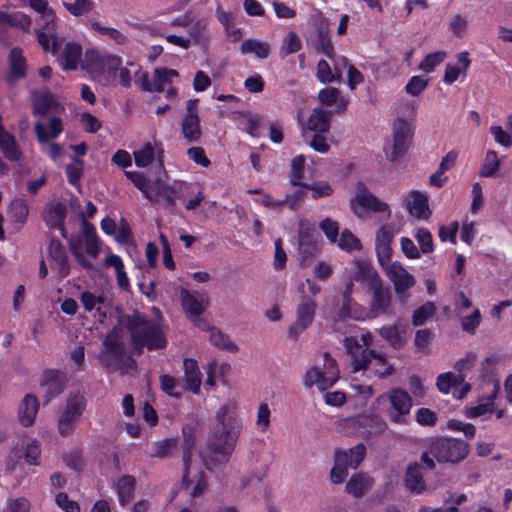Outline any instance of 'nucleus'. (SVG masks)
I'll use <instances>...</instances> for the list:
<instances>
[{"instance_id": "a878e982", "label": "nucleus", "mask_w": 512, "mask_h": 512, "mask_svg": "<svg viewBox=\"0 0 512 512\" xmlns=\"http://www.w3.org/2000/svg\"><path fill=\"white\" fill-rule=\"evenodd\" d=\"M374 480L367 473H354L347 481L345 491L354 498H362L372 489Z\"/></svg>"}, {"instance_id": "72a5a7b5", "label": "nucleus", "mask_w": 512, "mask_h": 512, "mask_svg": "<svg viewBox=\"0 0 512 512\" xmlns=\"http://www.w3.org/2000/svg\"><path fill=\"white\" fill-rule=\"evenodd\" d=\"M242 54H255L259 59H266L271 51L269 43L258 39H246L240 46Z\"/></svg>"}, {"instance_id": "a18cd8bd", "label": "nucleus", "mask_w": 512, "mask_h": 512, "mask_svg": "<svg viewBox=\"0 0 512 512\" xmlns=\"http://www.w3.org/2000/svg\"><path fill=\"white\" fill-rule=\"evenodd\" d=\"M209 341L212 345L235 352L238 350L237 345L230 339V337L218 329L211 330L209 334Z\"/></svg>"}, {"instance_id": "49530a36", "label": "nucleus", "mask_w": 512, "mask_h": 512, "mask_svg": "<svg viewBox=\"0 0 512 512\" xmlns=\"http://www.w3.org/2000/svg\"><path fill=\"white\" fill-rule=\"evenodd\" d=\"M175 77H178V72L174 69L156 68L154 71L155 91H163Z\"/></svg>"}, {"instance_id": "bf43d9fd", "label": "nucleus", "mask_w": 512, "mask_h": 512, "mask_svg": "<svg viewBox=\"0 0 512 512\" xmlns=\"http://www.w3.org/2000/svg\"><path fill=\"white\" fill-rule=\"evenodd\" d=\"M160 387L162 391L171 397H181L180 385L177 383L176 379L170 375L165 374L160 377Z\"/></svg>"}, {"instance_id": "3c124183", "label": "nucleus", "mask_w": 512, "mask_h": 512, "mask_svg": "<svg viewBox=\"0 0 512 512\" xmlns=\"http://www.w3.org/2000/svg\"><path fill=\"white\" fill-rule=\"evenodd\" d=\"M83 160L73 157V163H69L65 167L68 182L74 186L79 185V180L83 174Z\"/></svg>"}, {"instance_id": "b1692460", "label": "nucleus", "mask_w": 512, "mask_h": 512, "mask_svg": "<svg viewBox=\"0 0 512 512\" xmlns=\"http://www.w3.org/2000/svg\"><path fill=\"white\" fill-rule=\"evenodd\" d=\"M43 18L45 19V24L36 32L38 42L45 51L51 50L53 54H56L59 50L60 42L55 35L54 15L48 13Z\"/></svg>"}, {"instance_id": "603ef678", "label": "nucleus", "mask_w": 512, "mask_h": 512, "mask_svg": "<svg viewBox=\"0 0 512 512\" xmlns=\"http://www.w3.org/2000/svg\"><path fill=\"white\" fill-rule=\"evenodd\" d=\"M446 56L447 54L444 51L430 53L421 61L419 69L426 73L433 72L435 67L445 60Z\"/></svg>"}, {"instance_id": "39448f33", "label": "nucleus", "mask_w": 512, "mask_h": 512, "mask_svg": "<svg viewBox=\"0 0 512 512\" xmlns=\"http://www.w3.org/2000/svg\"><path fill=\"white\" fill-rule=\"evenodd\" d=\"M130 182L151 202H158L163 199L169 207L175 205L183 186L181 181H174L171 185L162 182L160 179L152 181L144 174L137 172H130Z\"/></svg>"}, {"instance_id": "ea45409f", "label": "nucleus", "mask_w": 512, "mask_h": 512, "mask_svg": "<svg viewBox=\"0 0 512 512\" xmlns=\"http://www.w3.org/2000/svg\"><path fill=\"white\" fill-rule=\"evenodd\" d=\"M463 383V374H454L452 372H446L438 375L436 380V386L438 390L443 394H448L452 388Z\"/></svg>"}, {"instance_id": "4c0bfd02", "label": "nucleus", "mask_w": 512, "mask_h": 512, "mask_svg": "<svg viewBox=\"0 0 512 512\" xmlns=\"http://www.w3.org/2000/svg\"><path fill=\"white\" fill-rule=\"evenodd\" d=\"M501 165L498 154L494 150H488L479 170L480 177H494Z\"/></svg>"}, {"instance_id": "2f4dec72", "label": "nucleus", "mask_w": 512, "mask_h": 512, "mask_svg": "<svg viewBox=\"0 0 512 512\" xmlns=\"http://www.w3.org/2000/svg\"><path fill=\"white\" fill-rule=\"evenodd\" d=\"M366 455V447L363 444H358L350 449L335 451L334 456L341 458L343 464L348 468L356 469L364 460Z\"/></svg>"}, {"instance_id": "37998d69", "label": "nucleus", "mask_w": 512, "mask_h": 512, "mask_svg": "<svg viewBox=\"0 0 512 512\" xmlns=\"http://www.w3.org/2000/svg\"><path fill=\"white\" fill-rule=\"evenodd\" d=\"M436 313V306L433 302L428 301L417 308L412 315V324L414 326L424 325Z\"/></svg>"}, {"instance_id": "e433bc0d", "label": "nucleus", "mask_w": 512, "mask_h": 512, "mask_svg": "<svg viewBox=\"0 0 512 512\" xmlns=\"http://www.w3.org/2000/svg\"><path fill=\"white\" fill-rule=\"evenodd\" d=\"M67 214L66 205L61 202L52 204L45 215L46 224L50 228L62 227Z\"/></svg>"}, {"instance_id": "5701e85b", "label": "nucleus", "mask_w": 512, "mask_h": 512, "mask_svg": "<svg viewBox=\"0 0 512 512\" xmlns=\"http://www.w3.org/2000/svg\"><path fill=\"white\" fill-rule=\"evenodd\" d=\"M32 96V112L36 116L45 117L49 111L59 113L63 110V107L49 90L42 92L34 90Z\"/></svg>"}, {"instance_id": "dca6fc26", "label": "nucleus", "mask_w": 512, "mask_h": 512, "mask_svg": "<svg viewBox=\"0 0 512 512\" xmlns=\"http://www.w3.org/2000/svg\"><path fill=\"white\" fill-rule=\"evenodd\" d=\"M85 246L86 253L92 258H97L100 253L99 238L96 235L93 224L85 220L83 217V225L79 234V240L69 239V248L75 256V252H83L82 247Z\"/></svg>"}, {"instance_id": "4468645a", "label": "nucleus", "mask_w": 512, "mask_h": 512, "mask_svg": "<svg viewBox=\"0 0 512 512\" xmlns=\"http://www.w3.org/2000/svg\"><path fill=\"white\" fill-rule=\"evenodd\" d=\"M86 403L83 395L79 393L70 394L64 411L58 420L59 433L62 436L69 435L85 409Z\"/></svg>"}, {"instance_id": "a19ab883", "label": "nucleus", "mask_w": 512, "mask_h": 512, "mask_svg": "<svg viewBox=\"0 0 512 512\" xmlns=\"http://www.w3.org/2000/svg\"><path fill=\"white\" fill-rule=\"evenodd\" d=\"M82 54V47L75 43H66L64 48V64L66 70H74L78 66Z\"/></svg>"}, {"instance_id": "c03bdc74", "label": "nucleus", "mask_w": 512, "mask_h": 512, "mask_svg": "<svg viewBox=\"0 0 512 512\" xmlns=\"http://www.w3.org/2000/svg\"><path fill=\"white\" fill-rule=\"evenodd\" d=\"M104 265L106 267H114L117 273L118 284L122 288L128 289V278L124 271V264L122 259L117 255L111 254L105 258Z\"/></svg>"}, {"instance_id": "7ed1b4c3", "label": "nucleus", "mask_w": 512, "mask_h": 512, "mask_svg": "<svg viewBox=\"0 0 512 512\" xmlns=\"http://www.w3.org/2000/svg\"><path fill=\"white\" fill-rule=\"evenodd\" d=\"M344 347L351 358V367L353 373H363L368 377L374 376L384 379L392 375L395 371L394 366L387 361L384 353L376 352L372 349H362L359 341L355 337H345Z\"/></svg>"}, {"instance_id": "774afa93", "label": "nucleus", "mask_w": 512, "mask_h": 512, "mask_svg": "<svg viewBox=\"0 0 512 512\" xmlns=\"http://www.w3.org/2000/svg\"><path fill=\"white\" fill-rule=\"evenodd\" d=\"M56 504L65 512H79L80 506L76 501L70 500L65 492H59L55 496Z\"/></svg>"}, {"instance_id": "6e6552de", "label": "nucleus", "mask_w": 512, "mask_h": 512, "mask_svg": "<svg viewBox=\"0 0 512 512\" xmlns=\"http://www.w3.org/2000/svg\"><path fill=\"white\" fill-rule=\"evenodd\" d=\"M339 379V370L336 361L328 352L323 353V363H316L309 368L303 376V384L306 388L316 387L319 391H325L333 386Z\"/></svg>"}, {"instance_id": "aec40b11", "label": "nucleus", "mask_w": 512, "mask_h": 512, "mask_svg": "<svg viewBox=\"0 0 512 512\" xmlns=\"http://www.w3.org/2000/svg\"><path fill=\"white\" fill-rule=\"evenodd\" d=\"M394 234L395 232L392 225L388 224L381 226L376 232L375 250L378 263L381 267L391 262V243Z\"/></svg>"}, {"instance_id": "052dcab7", "label": "nucleus", "mask_w": 512, "mask_h": 512, "mask_svg": "<svg viewBox=\"0 0 512 512\" xmlns=\"http://www.w3.org/2000/svg\"><path fill=\"white\" fill-rule=\"evenodd\" d=\"M411 139L393 136L392 151L387 152V157L390 161H396L399 157L403 156L408 149Z\"/></svg>"}, {"instance_id": "8fccbe9b", "label": "nucleus", "mask_w": 512, "mask_h": 512, "mask_svg": "<svg viewBox=\"0 0 512 512\" xmlns=\"http://www.w3.org/2000/svg\"><path fill=\"white\" fill-rule=\"evenodd\" d=\"M29 214L28 205L23 199H14L9 206V215L16 221L23 224Z\"/></svg>"}, {"instance_id": "58836bf2", "label": "nucleus", "mask_w": 512, "mask_h": 512, "mask_svg": "<svg viewBox=\"0 0 512 512\" xmlns=\"http://www.w3.org/2000/svg\"><path fill=\"white\" fill-rule=\"evenodd\" d=\"M379 333L395 349L405 344V338L401 335L398 324L383 326L379 329Z\"/></svg>"}, {"instance_id": "ddd939ff", "label": "nucleus", "mask_w": 512, "mask_h": 512, "mask_svg": "<svg viewBox=\"0 0 512 512\" xmlns=\"http://www.w3.org/2000/svg\"><path fill=\"white\" fill-rule=\"evenodd\" d=\"M320 240L316 230L309 223L300 222L298 254L301 265L306 266L311 263L314 257L320 252Z\"/></svg>"}, {"instance_id": "20e7f679", "label": "nucleus", "mask_w": 512, "mask_h": 512, "mask_svg": "<svg viewBox=\"0 0 512 512\" xmlns=\"http://www.w3.org/2000/svg\"><path fill=\"white\" fill-rule=\"evenodd\" d=\"M166 344L164 330L159 323L148 321L136 312L130 317V346L133 350L141 353L144 347L155 350L164 348Z\"/></svg>"}, {"instance_id": "bb28decb", "label": "nucleus", "mask_w": 512, "mask_h": 512, "mask_svg": "<svg viewBox=\"0 0 512 512\" xmlns=\"http://www.w3.org/2000/svg\"><path fill=\"white\" fill-rule=\"evenodd\" d=\"M183 382L184 389L198 394L202 384V373L194 359L185 358L183 361Z\"/></svg>"}, {"instance_id": "5fc2aeb1", "label": "nucleus", "mask_w": 512, "mask_h": 512, "mask_svg": "<svg viewBox=\"0 0 512 512\" xmlns=\"http://www.w3.org/2000/svg\"><path fill=\"white\" fill-rule=\"evenodd\" d=\"M317 49L323 52L329 59H334V47L329 37L328 28L319 29Z\"/></svg>"}, {"instance_id": "f03ea898", "label": "nucleus", "mask_w": 512, "mask_h": 512, "mask_svg": "<svg viewBox=\"0 0 512 512\" xmlns=\"http://www.w3.org/2000/svg\"><path fill=\"white\" fill-rule=\"evenodd\" d=\"M109 317L112 328L102 341L98 360L108 373H125L128 369V314L122 307L113 306Z\"/></svg>"}, {"instance_id": "6ab92c4d", "label": "nucleus", "mask_w": 512, "mask_h": 512, "mask_svg": "<svg viewBox=\"0 0 512 512\" xmlns=\"http://www.w3.org/2000/svg\"><path fill=\"white\" fill-rule=\"evenodd\" d=\"M372 293L369 304V314L372 317L388 314L392 303V295L389 287H385L383 281L368 289Z\"/></svg>"}, {"instance_id": "393cba45", "label": "nucleus", "mask_w": 512, "mask_h": 512, "mask_svg": "<svg viewBox=\"0 0 512 512\" xmlns=\"http://www.w3.org/2000/svg\"><path fill=\"white\" fill-rule=\"evenodd\" d=\"M41 386L45 388L43 404L46 405L64 391V376L59 371L47 370L43 374Z\"/></svg>"}, {"instance_id": "f8f14e48", "label": "nucleus", "mask_w": 512, "mask_h": 512, "mask_svg": "<svg viewBox=\"0 0 512 512\" xmlns=\"http://www.w3.org/2000/svg\"><path fill=\"white\" fill-rule=\"evenodd\" d=\"M382 269L393 284L395 294L405 301L409 297L408 291L416 283L415 277L397 261L382 266Z\"/></svg>"}, {"instance_id": "0eeeda50", "label": "nucleus", "mask_w": 512, "mask_h": 512, "mask_svg": "<svg viewBox=\"0 0 512 512\" xmlns=\"http://www.w3.org/2000/svg\"><path fill=\"white\" fill-rule=\"evenodd\" d=\"M183 432V462L184 471L182 476V485L188 488L191 484L195 483L190 495L197 497L202 494L206 488V483L203 480V473L200 469L193 467L191 463L192 450L195 445V432L196 429L192 425H185L182 429Z\"/></svg>"}, {"instance_id": "1a4fd4ad", "label": "nucleus", "mask_w": 512, "mask_h": 512, "mask_svg": "<svg viewBox=\"0 0 512 512\" xmlns=\"http://www.w3.org/2000/svg\"><path fill=\"white\" fill-rule=\"evenodd\" d=\"M429 452L439 463L456 464L467 457L469 446L463 440L443 437L430 444Z\"/></svg>"}, {"instance_id": "f257e3e1", "label": "nucleus", "mask_w": 512, "mask_h": 512, "mask_svg": "<svg viewBox=\"0 0 512 512\" xmlns=\"http://www.w3.org/2000/svg\"><path fill=\"white\" fill-rule=\"evenodd\" d=\"M242 422L233 405L224 404L216 412V423L207 447L200 455L204 465L212 469L226 464L236 446Z\"/></svg>"}, {"instance_id": "7c9ffc66", "label": "nucleus", "mask_w": 512, "mask_h": 512, "mask_svg": "<svg viewBox=\"0 0 512 512\" xmlns=\"http://www.w3.org/2000/svg\"><path fill=\"white\" fill-rule=\"evenodd\" d=\"M405 483L407 488L414 493L420 494L425 491L426 484L421 464L413 463L408 466L405 475Z\"/></svg>"}, {"instance_id": "f704fd0d", "label": "nucleus", "mask_w": 512, "mask_h": 512, "mask_svg": "<svg viewBox=\"0 0 512 512\" xmlns=\"http://www.w3.org/2000/svg\"><path fill=\"white\" fill-rule=\"evenodd\" d=\"M330 128V114L322 109H314L307 122V129L325 133Z\"/></svg>"}, {"instance_id": "09e8293b", "label": "nucleus", "mask_w": 512, "mask_h": 512, "mask_svg": "<svg viewBox=\"0 0 512 512\" xmlns=\"http://www.w3.org/2000/svg\"><path fill=\"white\" fill-rule=\"evenodd\" d=\"M133 155L138 167H146L154 160L155 149L150 142H147L140 149L135 150Z\"/></svg>"}, {"instance_id": "c85d7f7f", "label": "nucleus", "mask_w": 512, "mask_h": 512, "mask_svg": "<svg viewBox=\"0 0 512 512\" xmlns=\"http://www.w3.org/2000/svg\"><path fill=\"white\" fill-rule=\"evenodd\" d=\"M25 77L26 60L19 48H13L9 53V73L6 76V81L9 85H14L16 80Z\"/></svg>"}, {"instance_id": "69168bd1", "label": "nucleus", "mask_w": 512, "mask_h": 512, "mask_svg": "<svg viewBox=\"0 0 512 512\" xmlns=\"http://www.w3.org/2000/svg\"><path fill=\"white\" fill-rule=\"evenodd\" d=\"M414 133L413 125L404 119H397L394 123L393 136L412 139Z\"/></svg>"}, {"instance_id": "4be33fe9", "label": "nucleus", "mask_w": 512, "mask_h": 512, "mask_svg": "<svg viewBox=\"0 0 512 512\" xmlns=\"http://www.w3.org/2000/svg\"><path fill=\"white\" fill-rule=\"evenodd\" d=\"M180 297L183 310L189 319L201 316L209 305V299L205 293H192L183 289Z\"/></svg>"}, {"instance_id": "9b49d317", "label": "nucleus", "mask_w": 512, "mask_h": 512, "mask_svg": "<svg viewBox=\"0 0 512 512\" xmlns=\"http://www.w3.org/2000/svg\"><path fill=\"white\" fill-rule=\"evenodd\" d=\"M316 311L317 303L307 295L302 296L295 309V320L288 327L287 333L291 340H298L300 335L313 324Z\"/></svg>"}, {"instance_id": "4d7b16f0", "label": "nucleus", "mask_w": 512, "mask_h": 512, "mask_svg": "<svg viewBox=\"0 0 512 512\" xmlns=\"http://www.w3.org/2000/svg\"><path fill=\"white\" fill-rule=\"evenodd\" d=\"M348 476V467L343 464L341 458L334 456V464L330 470V481L333 484L343 483Z\"/></svg>"}, {"instance_id": "6e6d98bb", "label": "nucleus", "mask_w": 512, "mask_h": 512, "mask_svg": "<svg viewBox=\"0 0 512 512\" xmlns=\"http://www.w3.org/2000/svg\"><path fill=\"white\" fill-rule=\"evenodd\" d=\"M428 78L417 75L409 79L405 86V91L411 96H419L428 86Z\"/></svg>"}, {"instance_id": "0e129e2a", "label": "nucleus", "mask_w": 512, "mask_h": 512, "mask_svg": "<svg viewBox=\"0 0 512 512\" xmlns=\"http://www.w3.org/2000/svg\"><path fill=\"white\" fill-rule=\"evenodd\" d=\"M319 227L331 243L337 242L339 225L336 221L326 218L320 223Z\"/></svg>"}, {"instance_id": "423d86ee", "label": "nucleus", "mask_w": 512, "mask_h": 512, "mask_svg": "<svg viewBox=\"0 0 512 512\" xmlns=\"http://www.w3.org/2000/svg\"><path fill=\"white\" fill-rule=\"evenodd\" d=\"M377 404L391 423L406 424L413 400L411 395L401 388H393L377 398Z\"/></svg>"}, {"instance_id": "c9c22d12", "label": "nucleus", "mask_w": 512, "mask_h": 512, "mask_svg": "<svg viewBox=\"0 0 512 512\" xmlns=\"http://www.w3.org/2000/svg\"><path fill=\"white\" fill-rule=\"evenodd\" d=\"M35 132L40 143H46L50 138L57 137L62 132V121L59 117H53L50 120V132H47L46 126L41 123H35Z\"/></svg>"}, {"instance_id": "473e14b6", "label": "nucleus", "mask_w": 512, "mask_h": 512, "mask_svg": "<svg viewBox=\"0 0 512 512\" xmlns=\"http://www.w3.org/2000/svg\"><path fill=\"white\" fill-rule=\"evenodd\" d=\"M106 55L99 50L90 48L85 51L82 67L91 75L97 76L103 73V62Z\"/></svg>"}, {"instance_id": "2eb2a0df", "label": "nucleus", "mask_w": 512, "mask_h": 512, "mask_svg": "<svg viewBox=\"0 0 512 512\" xmlns=\"http://www.w3.org/2000/svg\"><path fill=\"white\" fill-rule=\"evenodd\" d=\"M367 315V310L358 304L352 297H342L341 307L333 317L332 329L344 334L346 333V319L364 320Z\"/></svg>"}, {"instance_id": "e2e57ef3", "label": "nucleus", "mask_w": 512, "mask_h": 512, "mask_svg": "<svg viewBox=\"0 0 512 512\" xmlns=\"http://www.w3.org/2000/svg\"><path fill=\"white\" fill-rule=\"evenodd\" d=\"M317 79L324 84L337 80L335 71L331 70L330 65L325 60H320L317 64Z\"/></svg>"}, {"instance_id": "a211bd4d", "label": "nucleus", "mask_w": 512, "mask_h": 512, "mask_svg": "<svg viewBox=\"0 0 512 512\" xmlns=\"http://www.w3.org/2000/svg\"><path fill=\"white\" fill-rule=\"evenodd\" d=\"M358 424L362 430L363 437H370L380 434L386 428V423L378 416H358L356 418H345L337 422L338 430L343 431L346 426Z\"/></svg>"}, {"instance_id": "864d4df0", "label": "nucleus", "mask_w": 512, "mask_h": 512, "mask_svg": "<svg viewBox=\"0 0 512 512\" xmlns=\"http://www.w3.org/2000/svg\"><path fill=\"white\" fill-rule=\"evenodd\" d=\"M302 187L312 192L313 199L329 197L333 193L332 186L327 181H317L312 184H303Z\"/></svg>"}, {"instance_id": "c756f323", "label": "nucleus", "mask_w": 512, "mask_h": 512, "mask_svg": "<svg viewBox=\"0 0 512 512\" xmlns=\"http://www.w3.org/2000/svg\"><path fill=\"white\" fill-rule=\"evenodd\" d=\"M38 409H39V402H38V399L36 398V396H34L32 394H27L23 398V400L19 406L18 418H19L20 423L24 427H28V426L32 425L35 420Z\"/></svg>"}, {"instance_id": "79ce46f5", "label": "nucleus", "mask_w": 512, "mask_h": 512, "mask_svg": "<svg viewBox=\"0 0 512 512\" xmlns=\"http://www.w3.org/2000/svg\"><path fill=\"white\" fill-rule=\"evenodd\" d=\"M90 26L94 31L100 35L107 36L118 45H124L127 41L126 35L116 28L103 26L97 21H92Z\"/></svg>"}, {"instance_id": "680f3d73", "label": "nucleus", "mask_w": 512, "mask_h": 512, "mask_svg": "<svg viewBox=\"0 0 512 512\" xmlns=\"http://www.w3.org/2000/svg\"><path fill=\"white\" fill-rule=\"evenodd\" d=\"M415 237L420 245L422 253L428 254L434 251L432 235L426 228L418 229Z\"/></svg>"}, {"instance_id": "cd10ccee", "label": "nucleus", "mask_w": 512, "mask_h": 512, "mask_svg": "<svg viewBox=\"0 0 512 512\" xmlns=\"http://www.w3.org/2000/svg\"><path fill=\"white\" fill-rule=\"evenodd\" d=\"M409 213L418 219H428L431 211L428 205V196L418 190L411 191L407 197Z\"/></svg>"}, {"instance_id": "13d9d810", "label": "nucleus", "mask_w": 512, "mask_h": 512, "mask_svg": "<svg viewBox=\"0 0 512 512\" xmlns=\"http://www.w3.org/2000/svg\"><path fill=\"white\" fill-rule=\"evenodd\" d=\"M305 166V157L303 155H298L293 158L291 163V183L295 186H302L304 183H301L303 179Z\"/></svg>"}, {"instance_id": "338daca9", "label": "nucleus", "mask_w": 512, "mask_h": 512, "mask_svg": "<svg viewBox=\"0 0 512 512\" xmlns=\"http://www.w3.org/2000/svg\"><path fill=\"white\" fill-rule=\"evenodd\" d=\"M490 133L494 136L495 141L503 147L512 146V134L507 130H504L500 125H492L490 127Z\"/></svg>"}, {"instance_id": "412c9836", "label": "nucleus", "mask_w": 512, "mask_h": 512, "mask_svg": "<svg viewBox=\"0 0 512 512\" xmlns=\"http://www.w3.org/2000/svg\"><path fill=\"white\" fill-rule=\"evenodd\" d=\"M350 276L356 282L365 284L368 289L382 281L378 271L373 267L371 261L367 259H354L353 270Z\"/></svg>"}, {"instance_id": "de8ad7c7", "label": "nucleus", "mask_w": 512, "mask_h": 512, "mask_svg": "<svg viewBox=\"0 0 512 512\" xmlns=\"http://www.w3.org/2000/svg\"><path fill=\"white\" fill-rule=\"evenodd\" d=\"M337 246L344 251H359L362 248L360 240L349 230H344L337 238Z\"/></svg>"}, {"instance_id": "9d476101", "label": "nucleus", "mask_w": 512, "mask_h": 512, "mask_svg": "<svg viewBox=\"0 0 512 512\" xmlns=\"http://www.w3.org/2000/svg\"><path fill=\"white\" fill-rule=\"evenodd\" d=\"M351 209L359 218H365L368 212L380 213L384 220L391 215L388 204L369 192L362 183L357 185L355 197L351 200Z\"/></svg>"}, {"instance_id": "f3484780", "label": "nucleus", "mask_w": 512, "mask_h": 512, "mask_svg": "<svg viewBox=\"0 0 512 512\" xmlns=\"http://www.w3.org/2000/svg\"><path fill=\"white\" fill-rule=\"evenodd\" d=\"M181 132L188 142L200 140L202 131L198 115V100L189 99L186 102V113L181 122Z\"/></svg>"}]
</instances>
